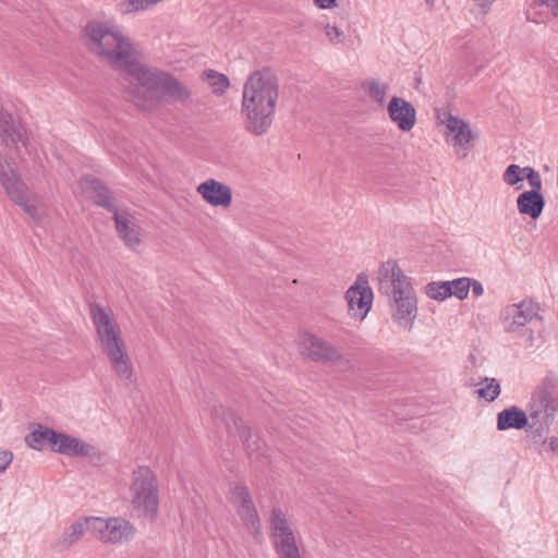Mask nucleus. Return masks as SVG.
<instances>
[{
  "instance_id": "f257e3e1",
  "label": "nucleus",
  "mask_w": 558,
  "mask_h": 558,
  "mask_svg": "<svg viewBox=\"0 0 558 558\" xmlns=\"http://www.w3.org/2000/svg\"><path fill=\"white\" fill-rule=\"evenodd\" d=\"M88 49L121 74V85L135 101L140 96V57L136 46L118 27L92 22L84 28Z\"/></svg>"
},
{
  "instance_id": "f03ea898",
  "label": "nucleus",
  "mask_w": 558,
  "mask_h": 558,
  "mask_svg": "<svg viewBox=\"0 0 558 558\" xmlns=\"http://www.w3.org/2000/svg\"><path fill=\"white\" fill-rule=\"evenodd\" d=\"M279 98L277 75L269 69L253 72L243 86L241 114L244 129L262 136L270 129Z\"/></svg>"
},
{
  "instance_id": "7ed1b4c3",
  "label": "nucleus",
  "mask_w": 558,
  "mask_h": 558,
  "mask_svg": "<svg viewBox=\"0 0 558 558\" xmlns=\"http://www.w3.org/2000/svg\"><path fill=\"white\" fill-rule=\"evenodd\" d=\"M378 292L395 306L393 318L404 329H412L417 315V300L409 277L396 260L383 263L378 270Z\"/></svg>"
},
{
  "instance_id": "20e7f679",
  "label": "nucleus",
  "mask_w": 558,
  "mask_h": 558,
  "mask_svg": "<svg viewBox=\"0 0 558 558\" xmlns=\"http://www.w3.org/2000/svg\"><path fill=\"white\" fill-rule=\"evenodd\" d=\"M90 315L98 339L117 375L120 379H130L132 367L113 314L98 304H92Z\"/></svg>"
},
{
  "instance_id": "39448f33",
  "label": "nucleus",
  "mask_w": 558,
  "mask_h": 558,
  "mask_svg": "<svg viewBox=\"0 0 558 558\" xmlns=\"http://www.w3.org/2000/svg\"><path fill=\"white\" fill-rule=\"evenodd\" d=\"M80 187L86 197L113 213L116 229L120 238L129 247L135 250L140 243L136 218L131 216L126 210L119 209L110 192L96 178L89 175L82 178Z\"/></svg>"
},
{
  "instance_id": "423d86ee",
  "label": "nucleus",
  "mask_w": 558,
  "mask_h": 558,
  "mask_svg": "<svg viewBox=\"0 0 558 558\" xmlns=\"http://www.w3.org/2000/svg\"><path fill=\"white\" fill-rule=\"evenodd\" d=\"M538 311V304L531 300L508 305L505 310V330L524 338L530 347L533 345L534 333L543 326V317Z\"/></svg>"
},
{
  "instance_id": "0eeeda50",
  "label": "nucleus",
  "mask_w": 558,
  "mask_h": 558,
  "mask_svg": "<svg viewBox=\"0 0 558 558\" xmlns=\"http://www.w3.org/2000/svg\"><path fill=\"white\" fill-rule=\"evenodd\" d=\"M142 88L157 97L175 102H184L191 97V90L172 75L148 69L142 64Z\"/></svg>"
},
{
  "instance_id": "6e6552de",
  "label": "nucleus",
  "mask_w": 558,
  "mask_h": 558,
  "mask_svg": "<svg viewBox=\"0 0 558 558\" xmlns=\"http://www.w3.org/2000/svg\"><path fill=\"white\" fill-rule=\"evenodd\" d=\"M557 379L548 373L537 385L526 405V414L531 421L550 422L558 410V399L555 397Z\"/></svg>"
},
{
  "instance_id": "1a4fd4ad",
  "label": "nucleus",
  "mask_w": 558,
  "mask_h": 558,
  "mask_svg": "<svg viewBox=\"0 0 558 558\" xmlns=\"http://www.w3.org/2000/svg\"><path fill=\"white\" fill-rule=\"evenodd\" d=\"M0 184L5 190L7 194L20 206L22 209L35 220L41 217V209L37 206L34 198L29 197L26 184L21 180L15 168L4 160H0Z\"/></svg>"
},
{
  "instance_id": "9d476101",
  "label": "nucleus",
  "mask_w": 558,
  "mask_h": 558,
  "mask_svg": "<svg viewBox=\"0 0 558 558\" xmlns=\"http://www.w3.org/2000/svg\"><path fill=\"white\" fill-rule=\"evenodd\" d=\"M92 533L102 543L123 544L134 538L136 527L122 517H93Z\"/></svg>"
},
{
  "instance_id": "9b49d317",
  "label": "nucleus",
  "mask_w": 558,
  "mask_h": 558,
  "mask_svg": "<svg viewBox=\"0 0 558 558\" xmlns=\"http://www.w3.org/2000/svg\"><path fill=\"white\" fill-rule=\"evenodd\" d=\"M214 415L221 418L228 430H231L232 426L235 428L251 459L258 460L260 457H266L265 441H263L258 435H253L251 428L247 427L243 421L236 418L232 411L219 407L214 410Z\"/></svg>"
},
{
  "instance_id": "f8f14e48",
  "label": "nucleus",
  "mask_w": 558,
  "mask_h": 558,
  "mask_svg": "<svg viewBox=\"0 0 558 558\" xmlns=\"http://www.w3.org/2000/svg\"><path fill=\"white\" fill-rule=\"evenodd\" d=\"M159 485L149 468L142 466V518L154 522L158 515Z\"/></svg>"
},
{
  "instance_id": "ddd939ff",
  "label": "nucleus",
  "mask_w": 558,
  "mask_h": 558,
  "mask_svg": "<svg viewBox=\"0 0 558 558\" xmlns=\"http://www.w3.org/2000/svg\"><path fill=\"white\" fill-rule=\"evenodd\" d=\"M302 354L315 362H333L341 359L338 350L329 342L310 332L300 336Z\"/></svg>"
},
{
  "instance_id": "4468645a",
  "label": "nucleus",
  "mask_w": 558,
  "mask_h": 558,
  "mask_svg": "<svg viewBox=\"0 0 558 558\" xmlns=\"http://www.w3.org/2000/svg\"><path fill=\"white\" fill-rule=\"evenodd\" d=\"M345 299L350 311L357 313L361 317H365L372 307L373 290L368 286V278L365 274H360L348 291L345 292Z\"/></svg>"
},
{
  "instance_id": "2eb2a0df",
  "label": "nucleus",
  "mask_w": 558,
  "mask_h": 558,
  "mask_svg": "<svg viewBox=\"0 0 558 558\" xmlns=\"http://www.w3.org/2000/svg\"><path fill=\"white\" fill-rule=\"evenodd\" d=\"M27 136L24 128L15 123L10 113L0 110V143L10 153L19 154L26 147Z\"/></svg>"
},
{
  "instance_id": "dca6fc26",
  "label": "nucleus",
  "mask_w": 558,
  "mask_h": 558,
  "mask_svg": "<svg viewBox=\"0 0 558 558\" xmlns=\"http://www.w3.org/2000/svg\"><path fill=\"white\" fill-rule=\"evenodd\" d=\"M446 126L450 132L451 138L449 140L456 149L460 159L465 158L471 150V141L475 140L477 135L472 132L470 125L459 117L449 113Z\"/></svg>"
},
{
  "instance_id": "f3484780",
  "label": "nucleus",
  "mask_w": 558,
  "mask_h": 558,
  "mask_svg": "<svg viewBox=\"0 0 558 558\" xmlns=\"http://www.w3.org/2000/svg\"><path fill=\"white\" fill-rule=\"evenodd\" d=\"M196 192L213 207L228 208L232 203L231 187L216 179H207L197 185Z\"/></svg>"
},
{
  "instance_id": "a211bd4d",
  "label": "nucleus",
  "mask_w": 558,
  "mask_h": 558,
  "mask_svg": "<svg viewBox=\"0 0 558 558\" xmlns=\"http://www.w3.org/2000/svg\"><path fill=\"white\" fill-rule=\"evenodd\" d=\"M387 111L390 120L396 123L401 131L409 132L415 125L416 111L410 101L393 96L387 105Z\"/></svg>"
},
{
  "instance_id": "6ab92c4d",
  "label": "nucleus",
  "mask_w": 558,
  "mask_h": 558,
  "mask_svg": "<svg viewBox=\"0 0 558 558\" xmlns=\"http://www.w3.org/2000/svg\"><path fill=\"white\" fill-rule=\"evenodd\" d=\"M271 539L279 558H301L300 548L291 525L271 532Z\"/></svg>"
},
{
  "instance_id": "aec40b11",
  "label": "nucleus",
  "mask_w": 558,
  "mask_h": 558,
  "mask_svg": "<svg viewBox=\"0 0 558 558\" xmlns=\"http://www.w3.org/2000/svg\"><path fill=\"white\" fill-rule=\"evenodd\" d=\"M93 517L80 519L70 524L63 533L52 543V548L57 551H63L76 544L86 531L92 532Z\"/></svg>"
},
{
  "instance_id": "412c9836",
  "label": "nucleus",
  "mask_w": 558,
  "mask_h": 558,
  "mask_svg": "<svg viewBox=\"0 0 558 558\" xmlns=\"http://www.w3.org/2000/svg\"><path fill=\"white\" fill-rule=\"evenodd\" d=\"M52 450L65 456L92 457L95 448L89 444L70 435L59 433Z\"/></svg>"
},
{
  "instance_id": "4be33fe9",
  "label": "nucleus",
  "mask_w": 558,
  "mask_h": 558,
  "mask_svg": "<svg viewBox=\"0 0 558 558\" xmlns=\"http://www.w3.org/2000/svg\"><path fill=\"white\" fill-rule=\"evenodd\" d=\"M546 201L542 192L524 191L517 198V207L521 215L537 219L545 207Z\"/></svg>"
},
{
  "instance_id": "5701e85b",
  "label": "nucleus",
  "mask_w": 558,
  "mask_h": 558,
  "mask_svg": "<svg viewBox=\"0 0 558 558\" xmlns=\"http://www.w3.org/2000/svg\"><path fill=\"white\" fill-rule=\"evenodd\" d=\"M527 414L517 405L504 409L497 414V429H523L527 426Z\"/></svg>"
},
{
  "instance_id": "b1692460",
  "label": "nucleus",
  "mask_w": 558,
  "mask_h": 558,
  "mask_svg": "<svg viewBox=\"0 0 558 558\" xmlns=\"http://www.w3.org/2000/svg\"><path fill=\"white\" fill-rule=\"evenodd\" d=\"M58 434L59 433L52 428L38 425L37 428L32 430L26 437V441L28 446L35 450H41L45 444H49L52 448L58 439Z\"/></svg>"
},
{
  "instance_id": "393cba45",
  "label": "nucleus",
  "mask_w": 558,
  "mask_h": 558,
  "mask_svg": "<svg viewBox=\"0 0 558 558\" xmlns=\"http://www.w3.org/2000/svg\"><path fill=\"white\" fill-rule=\"evenodd\" d=\"M236 510L247 531L257 537L260 534V520L253 500L238 507Z\"/></svg>"
},
{
  "instance_id": "a878e982",
  "label": "nucleus",
  "mask_w": 558,
  "mask_h": 558,
  "mask_svg": "<svg viewBox=\"0 0 558 558\" xmlns=\"http://www.w3.org/2000/svg\"><path fill=\"white\" fill-rule=\"evenodd\" d=\"M550 422L532 421L527 422L526 433L530 441L534 446H545L547 442L548 425Z\"/></svg>"
},
{
  "instance_id": "bb28decb",
  "label": "nucleus",
  "mask_w": 558,
  "mask_h": 558,
  "mask_svg": "<svg viewBox=\"0 0 558 558\" xmlns=\"http://www.w3.org/2000/svg\"><path fill=\"white\" fill-rule=\"evenodd\" d=\"M363 86L367 89L369 98L378 106L386 105L389 85L381 83L379 80L371 78L365 81Z\"/></svg>"
},
{
  "instance_id": "cd10ccee",
  "label": "nucleus",
  "mask_w": 558,
  "mask_h": 558,
  "mask_svg": "<svg viewBox=\"0 0 558 558\" xmlns=\"http://www.w3.org/2000/svg\"><path fill=\"white\" fill-rule=\"evenodd\" d=\"M202 77L209 83L213 93L216 95H223L230 86L228 76L215 70L204 71Z\"/></svg>"
},
{
  "instance_id": "c85d7f7f",
  "label": "nucleus",
  "mask_w": 558,
  "mask_h": 558,
  "mask_svg": "<svg viewBox=\"0 0 558 558\" xmlns=\"http://www.w3.org/2000/svg\"><path fill=\"white\" fill-rule=\"evenodd\" d=\"M480 384H484L483 387L476 390V393L480 398L486 400L487 402H493L499 397L501 389L497 379L485 377L480 381Z\"/></svg>"
},
{
  "instance_id": "c756f323",
  "label": "nucleus",
  "mask_w": 558,
  "mask_h": 558,
  "mask_svg": "<svg viewBox=\"0 0 558 558\" xmlns=\"http://www.w3.org/2000/svg\"><path fill=\"white\" fill-rule=\"evenodd\" d=\"M521 167L517 163L509 165L502 173V181L507 185L514 186L515 190L523 189V175Z\"/></svg>"
},
{
  "instance_id": "7c9ffc66",
  "label": "nucleus",
  "mask_w": 558,
  "mask_h": 558,
  "mask_svg": "<svg viewBox=\"0 0 558 558\" xmlns=\"http://www.w3.org/2000/svg\"><path fill=\"white\" fill-rule=\"evenodd\" d=\"M426 294L436 301H444L451 296V290L447 281L430 282L425 288Z\"/></svg>"
},
{
  "instance_id": "2f4dec72",
  "label": "nucleus",
  "mask_w": 558,
  "mask_h": 558,
  "mask_svg": "<svg viewBox=\"0 0 558 558\" xmlns=\"http://www.w3.org/2000/svg\"><path fill=\"white\" fill-rule=\"evenodd\" d=\"M291 525L287 512L279 506H275L270 510L269 526L270 531L275 532Z\"/></svg>"
},
{
  "instance_id": "473e14b6",
  "label": "nucleus",
  "mask_w": 558,
  "mask_h": 558,
  "mask_svg": "<svg viewBox=\"0 0 558 558\" xmlns=\"http://www.w3.org/2000/svg\"><path fill=\"white\" fill-rule=\"evenodd\" d=\"M447 283H449L451 295H454L459 300H464L468 296L471 288L470 278H458L451 281H447Z\"/></svg>"
},
{
  "instance_id": "72a5a7b5",
  "label": "nucleus",
  "mask_w": 558,
  "mask_h": 558,
  "mask_svg": "<svg viewBox=\"0 0 558 558\" xmlns=\"http://www.w3.org/2000/svg\"><path fill=\"white\" fill-rule=\"evenodd\" d=\"M230 501L238 508L252 501V497L245 486L235 485L230 490Z\"/></svg>"
},
{
  "instance_id": "f704fd0d",
  "label": "nucleus",
  "mask_w": 558,
  "mask_h": 558,
  "mask_svg": "<svg viewBox=\"0 0 558 558\" xmlns=\"http://www.w3.org/2000/svg\"><path fill=\"white\" fill-rule=\"evenodd\" d=\"M326 35L332 44H342L344 41V33L337 26L327 24L325 27Z\"/></svg>"
},
{
  "instance_id": "c9c22d12",
  "label": "nucleus",
  "mask_w": 558,
  "mask_h": 558,
  "mask_svg": "<svg viewBox=\"0 0 558 558\" xmlns=\"http://www.w3.org/2000/svg\"><path fill=\"white\" fill-rule=\"evenodd\" d=\"M117 8L120 13L129 14L140 9V0H117Z\"/></svg>"
},
{
  "instance_id": "e433bc0d",
  "label": "nucleus",
  "mask_w": 558,
  "mask_h": 558,
  "mask_svg": "<svg viewBox=\"0 0 558 558\" xmlns=\"http://www.w3.org/2000/svg\"><path fill=\"white\" fill-rule=\"evenodd\" d=\"M13 454L11 451L3 450L0 452V473H3L12 463Z\"/></svg>"
},
{
  "instance_id": "4c0bfd02",
  "label": "nucleus",
  "mask_w": 558,
  "mask_h": 558,
  "mask_svg": "<svg viewBox=\"0 0 558 558\" xmlns=\"http://www.w3.org/2000/svg\"><path fill=\"white\" fill-rule=\"evenodd\" d=\"M527 183L531 187L530 191L542 192V178L538 172L534 173L527 179Z\"/></svg>"
},
{
  "instance_id": "58836bf2",
  "label": "nucleus",
  "mask_w": 558,
  "mask_h": 558,
  "mask_svg": "<svg viewBox=\"0 0 558 558\" xmlns=\"http://www.w3.org/2000/svg\"><path fill=\"white\" fill-rule=\"evenodd\" d=\"M470 289H472V293L475 296H481L484 293V288H483L482 283L477 280L471 279V288Z\"/></svg>"
},
{
  "instance_id": "ea45409f",
  "label": "nucleus",
  "mask_w": 558,
  "mask_h": 558,
  "mask_svg": "<svg viewBox=\"0 0 558 558\" xmlns=\"http://www.w3.org/2000/svg\"><path fill=\"white\" fill-rule=\"evenodd\" d=\"M546 445L548 451L558 456V437H550Z\"/></svg>"
},
{
  "instance_id": "a19ab883",
  "label": "nucleus",
  "mask_w": 558,
  "mask_h": 558,
  "mask_svg": "<svg viewBox=\"0 0 558 558\" xmlns=\"http://www.w3.org/2000/svg\"><path fill=\"white\" fill-rule=\"evenodd\" d=\"M314 2L320 9H329L336 5V0H314Z\"/></svg>"
},
{
  "instance_id": "79ce46f5",
  "label": "nucleus",
  "mask_w": 558,
  "mask_h": 558,
  "mask_svg": "<svg viewBox=\"0 0 558 558\" xmlns=\"http://www.w3.org/2000/svg\"><path fill=\"white\" fill-rule=\"evenodd\" d=\"M521 170H522V171H521V175H523V180H524V179H526V180H527L531 175H533L534 173H536V172H537L534 168L529 167V166H526V167H521Z\"/></svg>"
},
{
  "instance_id": "37998d69",
  "label": "nucleus",
  "mask_w": 558,
  "mask_h": 558,
  "mask_svg": "<svg viewBox=\"0 0 558 558\" xmlns=\"http://www.w3.org/2000/svg\"><path fill=\"white\" fill-rule=\"evenodd\" d=\"M163 0H142V11L143 10H146L153 5H156L160 2H162Z\"/></svg>"
},
{
  "instance_id": "c03bdc74",
  "label": "nucleus",
  "mask_w": 558,
  "mask_h": 558,
  "mask_svg": "<svg viewBox=\"0 0 558 558\" xmlns=\"http://www.w3.org/2000/svg\"><path fill=\"white\" fill-rule=\"evenodd\" d=\"M537 2L541 5H546L554 13V4L557 3V0H537Z\"/></svg>"
},
{
  "instance_id": "a18cd8bd",
  "label": "nucleus",
  "mask_w": 558,
  "mask_h": 558,
  "mask_svg": "<svg viewBox=\"0 0 558 558\" xmlns=\"http://www.w3.org/2000/svg\"><path fill=\"white\" fill-rule=\"evenodd\" d=\"M553 15L555 17H558V0H557V3L554 4V13H553Z\"/></svg>"
},
{
  "instance_id": "49530a36",
  "label": "nucleus",
  "mask_w": 558,
  "mask_h": 558,
  "mask_svg": "<svg viewBox=\"0 0 558 558\" xmlns=\"http://www.w3.org/2000/svg\"><path fill=\"white\" fill-rule=\"evenodd\" d=\"M140 496V492H134V497L137 498Z\"/></svg>"
}]
</instances>
